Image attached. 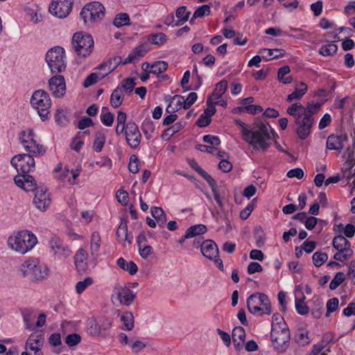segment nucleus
<instances>
[{
	"label": "nucleus",
	"instance_id": "nucleus-1",
	"mask_svg": "<svg viewBox=\"0 0 355 355\" xmlns=\"http://www.w3.org/2000/svg\"><path fill=\"white\" fill-rule=\"evenodd\" d=\"M236 123L241 128L243 139L256 150H266L270 146L269 140L278 137L268 123H255L251 128H248L246 124L239 119Z\"/></svg>",
	"mask_w": 355,
	"mask_h": 355
},
{
	"label": "nucleus",
	"instance_id": "nucleus-2",
	"mask_svg": "<svg viewBox=\"0 0 355 355\" xmlns=\"http://www.w3.org/2000/svg\"><path fill=\"white\" fill-rule=\"evenodd\" d=\"M19 272L24 278L33 282H39L49 275L48 267L40 263L36 259H29L21 264Z\"/></svg>",
	"mask_w": 355,
	"mask_h": 355
},
{
	"label": "nucleus",
	"instance_id": "nucleus-3",
	"mask_svg": "<svg viewBox=\"0 0 355 355\" xmlns=\"http://www.w3.org/2000/svg\"><path fill=\"white\" fill-rule=\"evenodd\" d=\"M37 237L28 230L19 231L16 235L10 236L8 246L15 251L22 254L30 251L37 243Z\"/></svg>",
	"mask_w": 355,
	"mask_h": 355
},
{
	"label": "nucleus",
	"instance_id": "nucleus-4",
	"mask_svg": "<svg viewBox=\"0 0 355 355\" xmlns=\"http://www.w3.org/2000/svg\"><path fill=\"white\" fill-rule=\"evenodd\" d=\"M297 107L300 108L296 104H292L287 108V113L295 119L294 124L298 137L304 140L311 134L314 119L313 117L304 116L300 112H297Z\"/></svg>",
	"mask_w": 355,
	"mask_h": 355
},
{
	"label": "nucleus",
	"instance_id": "nucleus-5",
	"mask_svg": "<svg viewBox=\"0 0 355 355\" xmlns=\"http://www.w3.org/2000/svg\"><path fill=\"white\" fill-rule=\"evenodd\" d=\"M71 44L78 57L86 58L92 52L94 42L91 35L76 32L72 37Z\"/></svg>",
	"mask_w": 355,
	"mask_h": 355
},
{
	"label": "nucleus",
	"instance_id": "nucleus-6",
	"mask_svg": "<svg viewBox=\"0 0 355 355\" xmlns=\"http://www.w3.org/2000/svg\"><path fill=\"white\" fill-rule=\"evenodd\" d=\"M32 107L37 111L42 119L44 121L49 119V109L51 101L49 94L43 89H38L33 92L30 100Z\"/></svg>",
	"mask_w": 355,
	"mask_h": 355
},
{
	"label": "nucleus",
	"instance_id": "nucleus-7",
	"mask_svg": "<svg viewBox=\"0 0 355 355\" xmlns=\"http://www.w3.org/2000/svg\"><path fill=\"white\" fill-rule=\"evenodd\" d=\"M46 62L51 73L64 71L67 67L64 49L61 46L51 48L46 54Z\"/></svg>",
	"mask_w": 355,
	"mask_h": 355
},
{
	"label": "nucleus",
	"instance_id": "nucleus-8",
	"mask_svg": "<svg viewBox=\"0 0 355 355\" xmlns=\"http://www.w3.org/2000/svg\"><path fill=\"white\" fill-rule=\"evenodd\" d=\"M105 12V9L102 3L94 1L86 4L82 8L80 15L85 25H90L102 19Z\"/></svg>",
	"mask_w": 355,
	"mask_h": 355
},
{
	"label": "nucleus",
	"instance_id": "nucleus-9",
	"mask_svg": "<svg viewBox=\"0 0 355 355\" xmlns=\"http://www.w3.org/2000/svg\"><path fill=\"white\" fill-rule=\"evenodd\" d=\"M270 336L273 347L278 352H284L288 347L290 331L288 327L272 328Z\"/></svg>",
	"mask_w": 355,
	"mask_h": 355
},
{
	"label": "nucleus",
	"instance_id": "nucleus-10",
	"mask_svg": "<svg viewBox=\"0 0 355 355\" xmlns=\"http://www.w3.org/2000/svg\"><path fill=\"white\" fill-rule=\"evenodd\" d=\"M10 163L21 173H28L35 168V159L29 154L16 155L12 158Z\"/></svg>",
	"mask_w": 355,
	"mask_h": 355
},
{
	"label": "nucleus",
	"instance_id": "nucleus-11",
	"mask_svg": "<svg viewBox=\"0 0 355 355\" xmlns=\"http://www.w3.org/2000/svg\"><path fill=\"white\" fill-rule=\"evenodd\" d=\"M73 0H53L49 6V12L58 17L65 18L72 9Z\"/></svg>",
	"mask_w": 355,
	"mask_h": 355
},
{
	"label": "nucleus",
	"instance_id": "nucleus-12",
	"mask_svg": "<svg viewBox=\"0 0 355 355\" xmlns=\"http://www.w3.org/2000/svg\"><path fill=\"white\" fill-rule=\"evenodd\" d=\"M119 340L121 345L128 346L135 354H138L147 346L146 343L141 341L132 334L128 335L125 333H121L119 335Z\"/></svg>",
	"mask_w": 355,
	"mask_h": 355
},
{
	"label": "nucleus",
	"instance_id": "nucleus-13",
	"mask_svg": "<svg viewBox=\"0 0 355 355\" xmlns=\"http://www.w3.org/2000/svg\"><path fill=\"white\" fill-rule=\"evenodd\" d=\"M125 135L126 141L132 148H136L139 146L141 142V135L137 125L135 122L130 121L127 123Z\"/></svg>",
	"mask_w": 355,
	"mask_h": 355
},
{
	"label": "nucleus",
	"instance_id": "nucleus-14",
	"mask_svg": "<svg viewBox=\"0 0 355 355\" xmlns=\"http://www.w3.org/2000/svg\"><path fill=\"white\" fill-rule=\"evenodd\" d=\"M49 88L56 98L62 97L66 92V83L63 76L57 75L49 80Z\"/></svg>",
	"mask_w": 355,
	"mask_h": 355
},
{
	"label": "nucleus",
	"instance_id": "nucleus-15",
	"mask_svg": "<svg viewBox=\"0 0 355 355\" xmlns=\"http://www.w3.org/2000/svg\"><path fill=\"white\" fill-rule=\"evenodd\" d=\"M33 203L39 210L42 211L46 210L51 203V196L46 189H36Z\"/></svg>",
	"mask_w": 355,
	"mask_h": 355
},
{
	"label": "nucleus",
	"instance_id": "nucleus-16",
	"mask_svg": "<svg viewBox=\"0 0 355 355\" xmlns=\"http://www.w3.org/2000/svg\"><path fill=\"white\" fill-rule=\"evenodd\" d=\"M49 245L54 255L66 259L71 256L72 252L69 247L64 244L59 238H51L49 241Z\"/></svg>",
	"mask_w": 355,
	"mask_h": 355
},
{
	"label": "nucleus",
	"instance_id": "nucleus-17",
	"mask_svg": "<svg viewBox=\"0 0 355 355\" xmlns=\"http://www.w3.org/2000/svg\"><path fill=\"white\" fill-rule=\"evenodd\" d=\"M268 296L263 293H254L248 297L247 300V307L248 311L255 314L261 311L262 304H266Z\"/></svg>",
	"mask_w": 355,
	"mask_h": 355
},
{
	"label": "nucleus",
	"instance_id": "nucleus-18",
	"mask_svg": "<svg viewBox=\"0 0 355 355\" xmlns=\"http://www.w3.org/2000/svg\"><path fill=\"white\" fill-rule=\"evenodd\" d=\"M44 343V336L42 334H32L26 341V348L33 352L35 355H42L41 349Z\"/></svg>",
	"mask_w": 355,
	"mask_h": 355
},
{
	"label": "nucleus",
	"instance_id": "nucleus-19",
	"mask_svg": "<svg viewBox=\"0 0 355 355\" xmlns=\"http://www.w3.org/2000/svg\"><path fill=\"white\" fill-rule=\"evenodd\" d=\"M201 252L207 259L212 260L218 257L219 250L217 245L212 240H206L200 244Z\"/></svg>",
	"mask_w": 355,
	"mask_h": 355
},
{
	"label": "nucleus",
	"instance_id": "nucleus-20",
	"mask_svg": "<svg viewBox=\"0 0 355 355\" xmlns=\"http://www.w3.org/2000/svg\"><path fill=\"white\" fill-rule=\"evenodd\" d=\"M120 304L129 306L132 304L136 297V293L128 287H119L116 292Z\"/></svg>",
	"mask_w": 355,
	"mask_h": 355
},
{
	"label": "nucleus",
	"instance_id": "nucleus-21",
	"mask_svg": "<svg viewBox=\"0 0 355 355\" xmlns=\"http://www.w3.org/2000/svg\"><path fill=\"white\" fill-rule=\"evenodd\" d=\"M74 263L79 273H83L87 269V252L80 248L74 256Z\"/></svg>",
	"mask_w": 355,
	"mask_h": 355
},
{
	"label": "nucleus",
	"instance_id": "nucleus-22",
	"mask_svg": "<svg viewBox=\"0 0 355 355\" xmlns=\"http://www.w3.org/2000/svg\"><path fill=\"white\" fill-rule=\"evenodd\" d=\"M347 140L346 135H331L327 140V148L329 150L340 151L343 148V142Z\"/></svg>",
	"mask_w": 355,
	"mask_h": 355
},
{
	"label": "nucleus",
	"instance_id": "nucleus-23",
	"mask_svg": "<svg viewBox=\"0 0 355 355\" xmlns=\"http://www.w3.org/2000/svg\"><path fill=\"white\" fill-rule=\"evenodd\" d=\"M232 340L236 350H240L245 338V331L243 327H235L232 330Z\"/></svg>",
	"mask_w": 355,
	"mask_h": 355
},
{
	"label": "nucleus",
	"instance_id": "nucleus-24",
	"mask_svg": "<svg viewBox=\"0 0 355 355\" xmlns=\"http://www.w3.org/2000/svg\"><path fill=\"white\" fill-rule=\"evenodd\" d=\"M295 104L300 107V108L297 107V112L307 117H313V115L319 111L321 106V104L318 103L315 104L308 103L306 107L303 106L301 103Z\"/></svg>",
	"mask_w": 355,
	"mask_h": 355
},
{
	"label": "nucleus",
	"instance_id": "nucleus-25",
	"mask_svg": "<svg viewBox=\"0 0 355 355\" xmlns=\"http://www.w3.org/2000/svg\"><path fill=\"white\" fill-rule=\"evenodd\" d=\"M116 234L120 241H127L129 244L132 243V236L128 232V225L125 220L121 219Z\"/></svg>",
	"mask_w": 355,
	"mask_h": 355
},
{
	"label": "nucleus",
	"instance_id": "nucleus-26",
	"mask_svg": "<svg viewBox=\"0 0 355 355\" xmlns=\"http://www.w3.org/2000/svg\"><path fill=\"white\" fill-rule=\"evenodd\" d=\"M307 85L304 82L296 84L295 90L287 96L286 101L291 102L293 100H300L306 94L307 91Z\"/></svg>",
	"mask_w": 355,
	"mask_h": 355
},
{
	"label": "nucleus",
	"instance_id": "nucleus-27",
	"mask_svg": "<svg viewBox=\"0 0 355 355\" xmlns=\"http://www.w3.org/2000/svg\"><path fill=\"white\" fill-rule=\"evenodd\" d=\"M331 340V338H324L321 342L313 345L311 352L308 355H327L330 349L327 347Z\"/></svg>",
	"mask_w": 355,
	"mask_h": 355
},
{
	"label": "nucleus",
	"instance_id": "nucleus-28",
	"mask_svg": "<svg viewBox=\"0 0 355 355\" xmlns=\"http://www.w3.org/2000/svg\"><path fill=\"white\" fill-rule=\"evenodd\" d=\"M117 266L122 270L129 272L130 275H134L138 271L137 266L135 262L130 261L128 262L125 259L121 257L116 261Z\"/></svg>",
	"mask_w": 355,
	"mask_h": 355
},
{
	"label": "nucleus",
	"instance_id": "nucleus-29",
	"mask_svg": "<svg viewBox=\"0 0 355 355\" xmlns=\"http://www.w3.org/2000/svg\"><path fill=\"white\" fill-rule=\"evenodd\" d=\"M120 320L123 322L122 329L131 331L135 326L134 315L130 311H125L120 315Z\"/></svg>",
	"mask_w": 355,
	"mask_h": 355
},
{
	"label": "nucleus",
	"instance_id": "nucleus-30",
	"mask_svg": "<svg viewBox=\"0 0 355 355\" xmlns=\"http://www.w3.org/2000/svg\"><path fill=\"white\" fill-rule=\"evenodd\" d=\"M19 140L22 146L26 149V146H33L37 141L34 139L33 131L28 130L27 131H21L19 134Z\"/></svg>",
	"mask_w": 355,
	"mask_h": 355
},
{
	"label": "nucleus",
	"instance_id": "nucleus-31",
	"mask_svg": "<svg viewBox=\"0 0 355 355\" xmlns=\"http://www.w3.org/2000/svg\"><path fill=\"white\" fill-rule=\"evenodd\" d=\"M333 247L338 251L341 250L351 249L350 242L343 235H338L334 238L332 241Z\"/></svg>",
	"mask_w": 355,
	"mask_h": 355
},
{
	"label": "nucleus",
	"instance_id": "nucleus-32",
	"mask_svg": "<svg viewBox=\"0 0 355 355\" xmlns=\"http://www.w3.org/2000/svg\"><path fill=\"white\" fill-rule=\"evenodd\" d=\"M150 212L156 222L161 227H163L166 223V215L161 207H152Z\"/></svg>",
	"mask_w": 355,
	"mask_h": 355
},
{
	"label": "nucleus",
	"instance_id": "nucleus-33",
	"mask_svg": "<svg viewBox=\"0 0 355 355\" xmlns=\"http://www.w3.org/2000/svg\"><path fill=\"white\" fill-rule=\"evenodd\" d=\"M123 101V94L122 88L117 87L112 93L110 96V105L114 108L121 106Z\"/></svg>",
	"mask_w": 355,
	"mask_h": 355
},
{
	"label": "nucleus",
	"instance_id": "nucleus-34",
	"mask_svg": "<svg viewBox=\"0 0 355 355\" xmlns=\"http://www.w3.org/2000/svg\"><path fill=\"white\" fill-rule=\"evenodd\" d=\"M191 12H187V7L184 6H182L178 7L175 11V16L178 18L177 21L175 22L176 26H180L184 24L186 21L189 20V15Z\"/></svg>",
	"mask_w": 355,
	"mask_h": 355
},
{
	"label": "nucleus",
	"instance_id": "nucleus-35",
	"mask_svg": "<svg viewBox=\"0 0 355 355\" xmlns=\"http://www.w3.org/2000/svg\"><path fill=\"white\" fill-rule=\"evenodd\" d=\"M281 51L282 50L279 49H262L260 50V53H262V58L267 61L282 57L284 53Z\"/></svg>",
	"mask_w": 355,
	"mask_h": 355
},
{
	"label": "nucleus",
	"instance_id": "nucleus-36",
	"mask_svg": "<svg viewBox=\"0 0 355 355\" xmlns=\"http://www.w3.org/2000/svg\"><path fill=\"white\" fill-rule=\"evenodd\" d=\"M227 88V81L225 80H222L218 82L215 87V89L210 96L211 98L219 99L225 92Z\"/></svg>",
	"mask_w": 355,
	"mask_h": 355
},
{
	"label": "nucleus",
	"instance_id": "nucleus-37",
	"mask_svg": "<svg viewBox=\"0 0 355 355\" xmlns=\"http://www.w3.org/2000/svg\"><path fill=\"white\" fill-rule=\"evenodd\" d=\"M101 243V238L98 232H94L92 234L91 242H90V252L92 256L97 254Z\"/></svg>",
	"mask_w": 355,
	"mask_h": 355
},
{
	"label": "nucleus",
	"instance_id": "nucleus-38",
	"mask_svg": "<svg viewBox=\"0 0 355 355\" xmlns=\"http://www.w3.org/2000/svg\"><path fill=\"white\" fill-rule=\"evenodd\" d=\"M184 125L181 122L176 123L172 126L166 128L162 133L161 137L163 139L168 140L173 135L182 129Z\"/></svg>",
	"mask_w": 355,
	"mask_h": 355
},
{
	"label": "nucleus",
	"instance_id": "nucleus-39",
	"mask_svg": "<svg viewBox=\"0 0 355 355\" xmlns=\"http://www.w3.org/2000/svg\"><path fill=\"white\" fill-rule=\"evenodd\" d=\"M107 110L108 108L107 107H103L100 118L101 122L105 125L110 127L112 126L114 123V115L110 112H108Z\"/></svg>",
	"mask_w": 355,
	"mask_h": 355
},
{
	"label": "nucleus",
	"instance_id": "nucleus-40",
	"mask_svg": "<svg viewBox=\"0 0 355 355\" xmlns=\"http://www.w3.org/2000/svg\"><path fill=\"white\" fill-rule=\"evenodd\" d=\"M167 68L168 63L166 62L157 61L151 64L150 71H149V73L156 74L159 77V75L166 71Z\"/></svg>",
	"mask_w": 355,
	"mask_h": 355
},
{
	"label": "nucleus",
	"instance_id": "nucleus-41",
	"mask_svg": "<svg viewBox=\"0 0 355 355\" xmlns=\"http://www.w3.org/2000/svg\"><path fill=\"white\" fill-rule=\"evenodd\" d=\"M207 227L202 224H198L191 226L187 230V233L189 234L191 238L196 236L203 234L207 232Z\"/></svg>",
	"mask_w": 355,
	"mask_h": 355
},
{
	"label": "nucleus",
	"instance_id": "nucleus-42",
	"mask_svg": "<svg viewBox=\"0 0 355 355\" xmlns=\"http://www.w3.org/2000/svg\"><path fill=\"white\" fill-rule=\"evenodd\" d=\"M337 50L338 46L334 42H330L326 45H322L319 50V53L324 56H329L335 53Z\"/></svg>",
	"mask_w": 355,
	"mask_h": 355
},
{
	"label": "nucleus",
	"instance_id": "nucleus-43",
	"mask_svg": "<svg viewBox=\"0 0 355 355\" xmlns=\"http://www.w3.org/2000/svg\"><path fill=\"white\" fill-rule=\"evenodd\" d=\"M141 130L147 139L151 137V133L155 131V124L150 119H145L141 125Z\"/></svg>",
	"mask_w": 355,
	"mask_h": 355
},
{
	"label": "nucleus",
	"instance_id": "nucleus-44",
	"mask_svg": "<svg viewBox=\"0 0 355 355\" xmlns=\"http://www.w3.org/2000/svg\"><path fill=\"white\" fill-rule=\"evenodd\" d=\"M346 153L347 155V159L345 163L344 164V168L345 171H348L349 172H350V171L355 165L354 151L353 149L352 150L349 148H348L346 150ZM350 173H349V174Z\"/></svg>",
	"mask_w": 355,
	"mask_h": 355
},
{
	"label": "nucleus",
	"instance_id": "nucleus-45",
	"mask_svg": "<svg viewBox=\"0 0 355 355\" xmlns=\"http://www.w3.org/2000/svg\"><path fill=\"white\" fill-rule=\"evenodd\" d=\"M105 142V137L104 134L98 132L96 134L95 139L93 144L94 150L99 153L102 150Z\"/></svg>",
	"mask_w": 355,
	"mask_h": 355
},
{
	"label": "nucleus",
	"instance_id": "nucleus-46",
	"mask_svg": "<svg viewBox=\"0 0 355 355\" xmlns=\"http://www.w3.org/2000/svg\"><path fill=\"white\" fill-rule=\"evenodd\" d=\"M130 17L127 13H120L116 15L113 24L117 27H121L125 25L129 24Z\"/></svg>",
	"mask_w": 355,
	"mask_h": 355
},
{
	"label": "nucleus",
	"instance_id": "nucleus-47",
	"mask_svg": "<svg viewBox=\"0 0 355 355\" xmlns=\"http://www.w3.org/2000/svg\"><path fill=\"white\" fill-rule=\"evenodd\" d=\"M101 327L96 320H91L87 322V332L92 336H97L101 334Z\"/></svg>",
	"mask_w": 355,
	"mask_h": 355
},
{
	"label": "nucleus",
	"instance_id": "nucleus-48",
	"mask_svg": "<svg viewBox=\"0 0 355 355\" xmlns=\"http://www.w3.org/2000/svg\"><path fill=\"white\" fill-rule=\"evenodd\" d=\"M313 262L315 266L320 267L328 259V255L325 252H315L312 256Z\"/></svg>",
	"mask_w": 355,
	"mask_h": 355
},
{
	"label": "nucleus",
	"instance_id": "nucleus-49",
	"mask_svg": "<svg viewBox=\"0 0 355 355\" xmlns=\"http://www.w3.org/2000/svg\"><path fill=\"white\" fill-rule=\"evenodd\" d=\"M25 150L30 153H32L34 156L42 155L46 152V148L37 142L35 144H33V146H26V149Z\"/></svg>",
	"mask_w": 355,
	"mask_h": 355
},
{
	"label": "nucleus",
	"instance_id": "nucleus-50",
	"mask_svg": "<svg viewBox=\"0 0 355 355\" xmlns=\"http://www.w3.org/2000/svg\"><path fill=\"white\" fill-rule=\"evenodd\" d=\"M305 296L302 295L301 299H295V308L300 315H306L309 313V307L304 302Z\"/></svg>",
	"mask_w": 355,
	"mask_h": 355
},
{
	"label": "nucleus",
	"instance_id": "nucleus-51",
	"mask_svg": "<svg viewBox=\"0 0 355 355\" xmlns=\"http://www.w3.org/2000/svg\"><path fill=\"white\" fill-rule=\"evenodd\" d=\"M353 254L354 252L352 249L341 250L334 254V259L336 261H343L352 257Z\"/></svg>",
	"mask_w": 355,
	"mask_h": 355
},
{
	"label": "nucleus",
	"instance_id": "nucleus-52",
	"mask_svg": "<svg viewBox=\"0 0 355 355\" xmlns=\"http://www.w3.org/2000/svg\"><path fill=\"white\" fill-rule=\"evenodd\" d=\"M218 103V101L214 102L212 101V98H211V97H209L206 101L207 107L204 110L203 114L211 118V116L214 115L216 112L215 105Z\"/></svg>",
	"mask_w": 355,
	"mask_h": 355
},
{
	"label": "nucleus",
	"instance_id": "nucleus-53",
	"mask_svg": "<svg viewBox=\"0 0 355 355\" xmlns=\"http://www.w3.org/2000/svg\"><path fill=\"white\" fill-rule=\"evenodd\" d=\"M345 274L343 272H338L336 274L334 279L331 281L329 288L331 291L336 289L345 280Z\"/></svg>",
	"mask_w": 355,
	"mask_h": 355
},
{
	"label": "nucleus",
	"instance_id": "nucleus-54",
	"mask_svg": "<svg viewBox=\"0 0 355 355\" xmlns=\"http://www.w3.org/2000/svg\"><path fill=\"white\" fill-rule=\"evenodd\" d=\"M235 110H238L239 112H247L250 114H255L258 112H261L263 111V108L260 105H248L244 107H237L234 109Z\"/></svg>",
	"mask_w": 355,
	"mask_h": 355
},
{
	"label": "nucleus",
	"instance_id": "nucleus-55",
	"mask_svg": "<svg viewBox=\"0 0 355 355\" xmlns=\"http://www.w3.org/2000/svg\"><path fill=\"white\" fill-rule=\"evenodd\" d=\"M135 85L136 83L133 78H127L123 80L121 88L126 93L130 94L133 91Z\"/></svg>",
	"mask_w": 355,
	"mask_h": 355
},
{
	"label": "nucleus",
	"instance_id": "nucleus-56",
	"mask_svg": "<svg viewBox=\"0 0 355 355\" xmlns=\"http://www.w3.org/2000/svg\"><path fill=\"white\" fill-rule=\"evenodd\" d=\"M93 282L94 280L92 277H86L84 280L78 282L76 286V292L79 294L82 293Z\"/></svg>",
	"mask_w": 355,
	"mask_h": 355
},
{
	"label": "nucleus",
	"instance_id": "nucleus-57",
	"mask_svg": "<svg viewBox=\"0 0 355 355\" xmlns=\"http://www.w3.org/2000/svg\"><path fill=\"white\" fill-rule=\"evenodd\" d=\"M167 40V36L163 33H157L151 35L150 42L156 45H162Z\"/></svg>",
	"mask_w": 355,
	"mask_h": 355
},
{
	"label": "nucleus",
	"instance_id": "nucleus-58",
	"mask_svg": "<svg viewBox=\"0 0 355 355\" xmlns=\"http://www.w3.org/2000/svg\"><path fill=\"white\" fill-rule=\"evenodd\" d=\"M55 122L60 125H65L68 123L69 120L66 115V111L62 109H58L55 115Z\"/></svg>",
	"mask_w": 355,
	"mask_h": 355
},
{
	"label": "nucleus",
	"instance_id": "nucleus-59",
	"mask_svg": "<svg viewBox=\"0 0 355 355\" xmlns=\"http://www.w3.org/2000/svg\"><path fill=\"white\" fill-rule=\"evenodd\" d=\"M103 73H90L85 80L83 83V86L87 88L89 86L92 85L93 84L97 83L100 79H102L103 78H101V76Z\"/></svg>",
	"mask_w": 355,
	"mask_h": 355
},
{
	"label": "nucleus",
	"instance_id": "nucleus-60",
	"mask_svg": "<svg viewBox=\"0 0 355 355\" xmlns=\"http://www.w3.org/2000/svg\"><path fill=\"white\" fill-rule=\"evenodd\" d=\"M24 321L26 324V328L32 330L33 329V326L31 324V321L33 320V312L29 309H24L21 311Z\"/></svg>",
	"mask_w": 355,
	"mask_h": 355
},
{
	"label": "nucleus",
	"instance_id": "nucleus-61",
	"mask_svg": "<svg viewBox=\"0 0 355 355\" xmlns=\"http://www.w3.org/2000/svg\"><path fill=\"white\" fill-rule=\"evenodd\" d=\"M81 341V336L78 334H71L65 338V343L69 347L78 345Z\"/></svg>",
	"mask_w": 355,
	"mask_h": 355
},
{
	"label": "nucleus",
	"instance_id": "nucleus-62",
	"mask_svg": "<svg viewBox=\"0 0 355 355\" xmlns=\"http://www.w3.org/2000/svg\"><path fill=\"white\" fill-rule=\"evenodd\" d=\"M111 65L109 70H107L105 73H103L101 78H105L112 71H113L120 64H122V58L120 56H115L110 60Z\"/></svg>",
	"mask_w": 355,
	"mask_h": 355
},
{
	"label": "nucleus",
	"instance_id": "nucleus-63",
	"mask_svg": "<svg viewBox=\"0 0 355 355\" xmlns=\"http://www.w3.org/2000/svg\"><path fill=\"white\" fill-rule=\"evenodd\" d=\"M24 180L26 181V188H24V191H36V183L34 178L28 175V173H24Z\"/></svg>",
	"mask_w": 355,
	"mask_h": 355
},
{
	"label": "nucleus",
	"instance_id": "nucleus-64",
	"mask_svg": "<svg viewBox=\"0 0 355 355\" xmlns=\"http://www.w3.org/2000/svg\"><path fill=\"white\" fill-rule=\"evenodd\" d=\"M211 13V9L208 5H202L198 7L193 13V18L202 17L205 15H209Z\"/></svg>",
	"mask_w": 355,
	"mask_h": 355
}]
</instances>
